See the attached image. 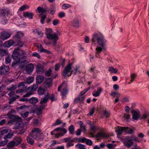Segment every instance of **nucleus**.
I'll use <instances>...</instances> for the list:
<instances>
[{
    "label": "nucleus",
    "instance_id": "f257e3e1",
    "mask_svg": "<svg viewBox=\"0 0 149 149\" xmlns=\"http://www.w3.org/2000/svg\"><path fill=\"white\" fill-rule=\"evenodd\" d=\"M92 45H97L96 48V52L95 56L96 57H99V54L102 50L107 40L104 38L103 35L98 33H95L93 34L92 39Z\"/></svg>",
    "mask_w": 149,
    "mask_h": 149
},
{
    "label": "nucleus",
    "instance_id": "f03ea898",
    "mask_svg": "<svg viewBox=\"0 0 149 149\" xmlns=\"http://www.w3.org/2000/svg\"><path fill=\"white\" fill-rule=\"evenodd\" d=\"M72 65V64L70 63L66 67L62 72V74L64 76H69L71 75V74H75L77 72H79L80 66L79 65H76L74 70L71 72Z\"/></svg>",
    "mask_w": 149,
    "mask_h": 149
},
{
    "label": "nucleus",
    "instance_id": "7ed1b4c3",
    "mask_svg": "<svg viewBox=\"0 0 149 149\" xmlns=\"http://www.w3.org/2000/svg\"><path fill=\"white\" fill-rule=\"evenodd\" d=\"M46 35L47 38L49 40H54L53 43L54 45H55L56 43V41L58 39V35L53 32L52 30L50 29H46Z\"/></svg>",
    "mask_w": 149,
    "mask_h": 149
},
{
    "label": "nucleus",
    "instance_id": "20e7f679",
    "mask_svg": "<svg viewBox=\"0 0 149 149\" xmlns=\"http://www.w3.org/2000/svg\"><path fill=\"white\" fill-rule=\"evenodd\" d=\"M19 52V48H18L15 49L13 51L12 54V57L14 60V62L12 64L13 67L18 64L20 61L21 54Z\"/></svg>",
    "mask_w": 149,
    "mask_h": 149
},
{
    "label": "nucleus",
    "instance_id": "39448f33",
    "mask_svg": "<svg viewBox=\"0 0 149 149\" xmlns=\"http://www.w3.org/2000/svg\"><path fill=\"white\" fill-rule=\"evenodd\" d=\"M63 131L64 134L66 133L67 132V130L66 129L59 127L55 128L52 132H51V134L52 135H54L55 137L56 138L63 136V134L61 132L57 133L56 131Z\"/></svg>",
    "mask_w": 149,
    "mask_h": 149
},
{
    "label": "nucleus",
    "instance_id": "423d86ee",
    "mask_svg": "<svg viewBox=\"0 0 149 149\" xmlns=\"http://www.w3.org/2000/svg\"><path fill=\"white\" fill-rule=\"evenodd\" d=\"M8 12L6 10H1L0 11V18L1 22L3 24H5L8 21Z\"/></svg>",
    "mask_w": 149,
    "mask_h": 149
},
{
    "label": "nucleus",
    "instance_id": "0eeeda50",
    "mask_svg": "<svg viewBox=\"0 0 149 149\" xmlns=\"http://www.w3.org/2000/svg\"><path fill=\"white\" fill-rule=\"evenodd\" d=\"M41 130L38 128L34 127L33 128L31 131V137L34 139L38 138Z\"/></svg>",
    "mask_w": 149,
    "mask_h": 149
},
{
    "label": "nucleus",
    "instance_id": "6e6552de",
    "mask_svg": "<svg viewBox=\"0 0 149 149\" xmlns=\"http://www.w3.org/2000/svg\"><path fill=\"white\" fill-rule=\"evenodd\" d=\"M47 87H45L44 84L42 85L39 88L38 91V94L39 95H49L47 91L46 90Z\"/></svg>",
    "mask_w": 149,
    "mask_h": 149
},
{
    "label": "nucleus",
    "instance_id": "1a4fd4ad",
    "mask_svg": "<svg viewBox=\"0 0 149 149\" xmlns=\"http://www.w3.org/2000/svg\"><path fill=\"white\" fill-rule=\"evenodd\" d=\"M11 35V33L8 31H2L1 33L0 38L3 40H5L9 38Z\"/></svg>",
    "mask_w": 149,
    "mask_h": 149
},
{
    "label": "nucleus",
    "instance_id": "9d476101",
    "mask_svg": "<svg viewBox=\"0 0 149 149\" xmlns=\"http://www.w3.org/2000/svg\"><path fill=\"white\" fill-rule=\"evenodd\" d=\"M65 84L63 83L61 85L58 86V91H60L61 88H63V91L61 93V95L62 96H64L67 93V87H65Z\"/></svg>",
    "mask_w": 149,
    "mask_h": 149
},
{
    "label": "nucleus",
    "instance_id": "9b49d317",
    "mask_svg": "<svg viewBox=\"0 0 149 149\" xmlns=\"http://www.w3.org/2000/svg\"><path fill=\"white\" fill-rule=\"evenodd\" d=\"M9 67L8 66H1L0 68V74H7L9 71Z\"/></svg>",
    "mask_w": 149,
    "mask_h": 149
},
{
    "label": "nucleus",
    "instance_id": "f8f14e48",
    "mask_svg": "<svg viewBox=\"0 0 149 149\" xmlns=\"http://www.w3.org/2000/svg\"><path fill=\"white\" fill-rule=\"evenodd\" d=\"M127 140L130 142H133L132 141L139 142H141V140L135 136H133L128 137L127 139Z\"/></svg>",
    "mask_w": 149,
    "mask_h": 149
},
{
    "label": "nucleus",
    "instance_id": "ddd939ff",
    "mask_svg": "<svg viewBox=\"0 0 149 149\" xmlns=\"http://www.w3.org/2000/svg\"><path fill=\"white\" fill-rule=\"evenodd\" d=\"M132 114V118L135 120H138L140 117V113L139 111H137L135 110L131 111Z\"/></svg>",
    "mask_w": 149,
    "mask_h": 149
},
{
    "label": "nucleus",
    "instance_id": "4468645a",
    "mask_svg": "<svg viewBox=\"0 0 149 149\" xmlns=\"http://www.w3.org/2000/svg\"><path fill=\"white\" fill-rule=\"evenodd\" d=\"M13 135V134H8L7 135L5 136L4 137L3 139H5L4 141H2L0 143V146H3L6 145L7 143L8 142V141L7 140L8 139L10 138Z\"/></svg>",
    "mask_w": 149,
    "mask_h": 149
},
{
    "label": "nucleus",
    "instance_id": "2eb2a0df",
    "mask_svg": "<svg viewBox=\"0 0 149 149\" xmlns=\"http://www.w3.org/2000/svg\"><path fill=\"white\" fill-rule=\"evenodd\" d=\"M15 129H18L20 131L19 134H22L25 131V130L23 128V125L22 123H19L17 125H16L14 127Z\"/></svg>",
    "mask_w": 149,
    "mask_h": 149
},
{
    "label": "nucleus",
    "instance_id": "dca6fc26",
    "mask_svg": "<svg viewBox=\"0 0 149 149\" xmlns=\"http://www.w3.org/2000/svg\"><path fill=\"white\" fill-rule=\"evenodd\" d=\"M79 21L77 17L73 19V20L71 22L72 25L74 27H78L79 26Z\"/></svg>",
    "mask_w": 149,
    "mask_h": 149
},
{
    "label": "nucleus",
    "instance_id": "f3484780",
    "mask_svg": "<svg viewBox=\"0 0 149 149\" xmlns=\"http://www.w3.org/2000/svg\"><path fill=\"white\" fill-rule=\"evenodd\" d=\"M33 64L32 63L29 64L26 66V71L28 74H29L33 71Z\"/></svg>",
    "mask_w": 149,
    "mask_h": 149
},
{
    "label": "nucleus",
    "instance_id": "a211bd4d",
    "mask_svg": "<svg viewBox=\"0 0 149 149\" xmlns=\"http://www.w3.org/2000/svg\"><path fill=\"white\" fill-rule=\"evenodd\" d=\"M102 90L101 88H98L97 91H93L92 92V95L95 97L99 96L102 92Z\"/></svg>",
    "mask_w": 149,
    "mask_h": 149
},
{
    "label": "nucleus",
    "instance_id": "6ab92c4d",
    "mask_svg": "<svg viewBox=\"0 0 149 149\" xmlns=\"http://www.w3.org/2000/svg\"><path fill=\"white\" fill-rule=\"evenodd\" d=\"M37 47L38 48V51L40 52H44L48 54H49L51 52L50 51L42 48L40 44H38Z\"/></svg>",
    "mask_w": 149,
    "mask_h": 149
},
{
    "label": "nucleus",
    "instance_id": "aec40b11",
    "mask_svg": "<svg viewBox=\"0 0 149 149\" xmlns=\"http://www.w3.org/2000/svg\"><path fill=\"white\" fill-rule=\"evenodd\" d=\"M116 131L118 135H120L125 131V127L118 126L116 128Z\"/></svg>",
    "mask_w": 149,
    "mask_h": 149
},
{
    "label": "nucleus",
    "instance_id": "412c9836",
    "mask_svg": "<svg viewBox=\"0 0 149 149\" xmlns=\"http://www.w3.org/2000/svg\"><path fill=\"white\" fill-rule=\"evenodd\" d=\"M14 43L13 40H10L4 42L3 45L6 47H9L13 45Z\"/></svg>",
    "mask_w": 149,
    "mask_h": 149
},
{
    "label": "nucleus",
    "instance_id": "4be33fe9",
    "mask_svg": "<svg viewBox=\"0 0 149 149\" xmlns=\"http://www.w3.org/2000/svg\"><path fill=\"white\" fill-rule=\"evenodd\" d=\"M84 94H80V93H79L78 97L76 98L74 100V102L75 103H77L79 102L80 101H82L84 99V98L83 96H82Z\"/></svg>",
    "mask_w": 149,
    "mask_h": 149
},
{
    "label": "nucleus",
    "instance_id": "5701e85b",
    "mask_svg": "<svg viewBox=\"0 0 149 149\" xmlns=\"http://www.w3.org/2000/svg\"><path fill=\"white\" fill-rule=\"evenodd\" d=\"M52 79L51 78H48L45 81V84H44L45 87H47V88H49L51 87L52 85Z\"/></svg>",
    "mask_w": 149,
    "mask_h": 149
},
{
    "label": "nucleus",
    "instance_id": "b1692460",
    "mask_svg": "<svg viewBox=\"0 0 149 149\" xmlns=\"http://www.w3.org/2000/svg\"><path fill=\"white\" fill-rule=\"evenodd\" d=\"M95 136L97 138H106L108 137V136L102 132H100L97 134Z\"/></svg>",
    "mask_w": 149,
    "mask_h": 149
},
{
    "label": "nucleus",
    "instance_id": "393cba45",
    "mask_svg": "<svg viewBox=\"0 0 149 149\" xmlns=\"http://www.w3.org/2000/svg\"><path fill=\"white\" fill-rule=\"evenodd\" d=\"M49 95H46L45 97L43 98H42L40 101V103L41 105H45V103L47 102L48 100L49 99Z\"/></svg>",
    "mask_w": 149,
    "mask_h": 149
},
{
    "label": "nucleus",
    "instance_id": "a878e982",
    "mask_svg": "<svg viewBox=\"0 0 149 149\" xmlns=\"http://www.w3.org/2000/svg\"><path fill=\"white\" fill-rule=\"evenodd\" d=\"M33 15L32 13L29 12H24L23 13V15L24 17L28 18L29 19H32Z\"/></svg>",
    "mask_w": 149,
    "mask_h": 149
},
{
    "label": "nucleus",
    "instance_id": "bb28decb",
    "mask_svg": "<svg viewBox=\"0 0 149 149\" xmlns=\"http://www.w3.org/2000/svg\"><path fill=\"white\" fill-rule=\"evenodd\" d=\"M44 69L43 66L40 64H38L37 66L36 72L38 74L42 73L44 72Z\"/></svg>",
    "mask_w": 149,
    "mask_h": 149
},
{
    "label": "nucleus",
    "instance_id": "cd10ccee",
    "mask_svg": "<svg viewBox=\"0 0 149 149\" xmlns=\"http://www.w3.org/2000/svg\"><path fill=\"white\" fill-rule=\"evenodd\" d=\"M10 132V130L8 129H6L2 130L0 131V135H4L6 136V135H7L8 134H10L9 133Z\"/></svg>",
    "mask_w": 149,
    "mask_h": 149
},
{
    "label": "nucleus",
    "instance_id": "c85d7f7f",
    "mask_svg": "<svg viewBox=\"0 0 149 149\" xmlns=\"http://www.w3.org/2000/svg\"><path fill=\"white\" fill-rule=\"evenodd\" d=\"M38 86L37 84H33L32 86L29 87L27 88V90H29L32 92L35 91L38 88Z\"/></svg>",
    "mask_w": 149,
    "mask_h": 149
},
{
    "label": "nucleus",
    "instance_id": "c756f323",
    "mask_svg": "<svg viewBox=\"0 0 149 149\" xmlns=\"http://www.w3.org/2000/svg\"><path fill=\"white\" fill-rule=\"evenodd\" d=\"M44 79V76L42 75H38L36 77V81L38 83H42Z\"/></svg>",
    "mask_w": 149,
    "mask_h": 149
},
{
    "label": "nucleus",
    "instance_id": "7c9ffc66",
    "mask_svg": "<svg viewBox=\"0 0 149 149\" xmlns=\"http://www.w3.org/2000/svg\"><path fill=\"white\" fill-rule=\"evenodd\" d=\"M34 79L33 77L29 76L25 79V81L26 83L30 84L33 82Z\"/></svg>",
    "mask_w": 149,
    "mask_h": 149
},
{
    "label": "nucleus",
    "instance_id": "2f4dec72",
    "mask_svg": "<svg viewBox=\"0 0 149 149\" xmlns=\"http://www.w3.org/2000/svg\"><path fill=\"white\" fill-rule=\"evenodd\" d=\"M45 107V105H42L40 106L39 107L37 108L36 112L37 115L40 114L42 113V110Z\"/></svg>",
    "mask_w": 149,
    "mask_h": 149
},
{
    "label": "nucleus",
    "instance_id": "473e14b6",
    "mask_svg": "<svg viewBox=\"0 0 149 149\" xmlns=\"http://www.w3.org/2000/svg\"><path fill=\"white\" fill-rule=\"evenodd\" d=\"M108 70L111 73L116 74L118 71V70L116 68H114L112 66H110L108 68Z\"/></svg>",
    "mask_w": 149,
    "mask_h": 149
},
{
    "label": "nucleus",
    "instance_id": "72a5a7b5",
    "mask_svg": "<svg viewBox=\"0 0 149 149\" xmlns=\"http://www.w3.org/2000/svg\"><path fill=\"white\" fill-rule=\"evenodd\" d=\"M29 102L32 104H35L38 102V99L36 97H32L29 99Z\"/></svg>",
    "mask_w": 149,
    "mask_h": 149
},
{
    "label": "nucleus",
    "instance_id": "f704fd0d",
    "mask_svg": "<svg viewBox=\"0 0 149 149\" xmlns=\"http://www.w3.org/2000/svg\"><path fill=\"white\" fill-rule=\"evenodd\" d=\"M16 145L15 143V142L13 141H10L8 143L7 147L8 148H10L14 147Z\"/></svg>",
    "mask_w": 149,
    "mask_h": 149
},
{
    "label": "nucleus",
    "instance_id": "c9c22d12",
    "mask_svg": "<svg viewBox=\"0 0 149 149\" xmlns=\"http://www.w3.org/2000/svg\"><path fill=\"white\" fill-rule=\"evenodd\" d=\"M23 36V34L22 33L18 31L17 32L16 35L13 36L14 39L16 40L17 38H19L22 37Z\"/></svg>",
    "mask_w": 149,
    "mask_h": 149
},
{
    "label": "nucleus",
    "instance_id": "e433bc0d",
    "mask_svg": "<svg viewBox=\"0 0 149 149\" xmlns=\"http://www.w3.org/2000/svg\"><path fill=\"white\" fill-rule=\"evenodd\" d=\"M22 141V140L20 137H17L15 138L13 141L15 142L16 145L17 146L19 144L21 143Z\"/></svg>",
    "mask_w": 149,
    "mask_h": 149
},
{
    "label": "nucleus",
    "instance_id": "4c0bfd02",
    "mask_svg": "<svg viewBox=\"0 0 149 149\" xmlns=\"http://www.w3.org/2000/svg\"><path fill=\"white\" fill-rule=\"evenodd\" d=\"M74 127L73 125H71L69 127L68 130L70 133L71 134H73L74 133Z\"/></svg>",
    "mask_w": 149,
    "mask_h": 149
},
{
    "label": "nucleus",
    "instance_id": "58836bf2",
    "mask_svg": "<svg viewBox=\"0 0 149 149\" xmlns=\"http://www.w3.org/2000/svg\"><path fill=\"white\" fill-rule=\"evenodd\" d=\"M125 131L128 134H132L133 133L134 130L133 129L128 127H125Z\"/></svg>",
    "mask_w": 149,
    "mask_h": 149
},
{
    "label": "nucleus",
    "instance_id": "ea45409f",
    "mask_svg": "<svg viewBox=\"0 0 149 149\" xmlns=\"http://www.w3.org/2000/svg\"><path fill=\"white\" fill-rule=\"evenodd\" d=\"M26 83L25 81L19 83L17 86V87L19 88H25L26 87V86H25V84Z\"/></svg>",
    "mask_w": 149,
    "mask_h": 149
},
{
    "label": "nucleus",
    "instance_id": "a19ab883",
    "mask_svg": "<svg viewBox=\"0 0 149 149\" xmlns=\"http://www.w3.org/2000/svg\"><path fill=\"white\" fill-rule=\"evenodd\" d=\"M15 45L18 46L19 47H22L24 44V43L20 40H19L15 42Z\"/></svg>",
    "mask_w": 149,
    "mask_h": 149
},
{
    "label": "nucleus",
    "instance_id": "79ce46f5",
    "mask_svg": "<svg viewBox=\"0 0 149 149\" xmlns=\"http://www.w3.org/2000/svg\"><path fill=\"white\" fill-rule=\"evenodd\" d=\"M8 51L7 50L2 49H0V54L1 55H6L8 54Z\"/></svg>",
    "mask_w": 149,
    "mask_h": 149
},
{
    "label": "nucleus",
    "instance_id": "37998d69",
    "mask_svg": "<svg viewBox=\"0 0 149 149\" xmlns=\"http://www.w3.org/2000/svg\"><path fill=\"white\" fill-rule=\"evenodd\" d=\"M7 116L10 119H13V120H14L17 118V116H14L11 113H7Z\"/></svg>",
    "mask_w": 149,
    "mask_h": 149
},
{
    "label": "nucleus",
    "instance_id": "c03bdc74",
    "mask_svg": "<svg viewBox=\"0 0 149 149\" xmlns=\"http://www.w3.org/2000/svg\"><path fill=\"white\" fill-rule=\"evenodd\" d=\"M116 145L111 143H108L107 146L109 149H113L116 146Z\"/></svg>",
    "mask_w": 149,
    "mask_h": 149
},
{
    "label": "nucleus",
    "instance_id": "a18cd8bd",
    "mask_svg": "<svg viewBox=\"0 0 149 149\" xmlns=\"http://www.w3.org/2000/svg\"><path fill=\"white\" fill-rule=\"evenodd\" d=\"M71 7V5L67 3L63 4L62 6V8L63 9H66Z\"/></svg>",
    "mask_w": 149,
    "mask_h": 149
},
{
    "label": "nucleus",
    "instance_id": "49530a36",
    "mask_svg": "<svg viewBox=\"0 0 149 149\" xmlns=\"http://www.w3.org/2000/svg\"><path fill=\"white\" fill-rule=\"evenodd\" d=\"M29 8V6L26 5H24L22 6L19 9L20 11H23Z\"/></svg>",
    "mask_w": 149,
    "mask_h": 149
},
{
    "label": "nucleus",
    "instance_id": "de8ad7c7",
    "mask_svg": "<svg viewBox=\"0 0 149 149\" xmlns=\"http://www.w3.org/2000/svg\"><path fill=\"white\" fill-rule=\"evenodd\" d=\"M37 10L40 13H44L47 11L46 9L40 7H38Z\"/></svg>",
    "mask_w": 149,
    "mask_h": 149
},
{
    "label": "nucleus",
    "instance_id": "09e8293b",
    "mask_svg": "<svg viewBox=\"0 0 149 149\" xmlns=\"http://www.w3.org/2000/svg\"><path fill=\"white\" fill-rule=\"evenodd\" d=\"M26 91L28 92L26 93L25 95H23L24 97H29L33 94V92L31 91H30L29 90H27V89H26Z\"/></svg>",
    "mask_w": 149,
    "mask_h": 149
},
{
    "label": "nucleus",
    "instance_id": "8fccbe9b",
    "mask_svg": "<svg viewBox=\"0 0 149 149\" xmlns=\"http://www.w3.org/2000/svg\"><path fill=\"white\" fill-rule=\"evenodd\" d=\"M52 69L49 68L48 70L46 71L45 73V75L48 77L49 76L52 74V70L53 68L52 67Z\"/></svg>",
    "mask_w": 149,
    "mask_h": 149
},
{
    "label": "nucleus",
    "instance_id": "3c124183",
    "mask_svg": "<svg viewBox=\"0 0 149 149\" xmlns=\"http://www.w3.org/2000/svg\"><path fill=\"white\" fill-rule=\"evenodd\" d=\"M17 87V86L16 85H13L12 86L10 87L7 88V90L9 91H12L15 90Z\"/></svg>",
    "mask_w": 149,
    "mask_h": 149
},
{
    "label": "nucleus",
    "instance_id": "603ef678",
    "mask_svg": "<svg viewBox=\"0 0 149 149\" xmlns=\"http://www.w3.org/2000/svg\"><path fill=\"white\" fill-rule=\"evenodd\" d=\"M26 139H27V142L29 144L32 145L33 144V143H34V141L31 138H30V137H27V138Z\"/></svg>",
    "mask_w": 149,
    "mask_h": 149
},
{
    "label": "nucleus",
    "instance_id": "864d4df0",
    "mask_svg": "<svg viewBox=\"0 0 149 149\" xmlns=\"http://www.w3.org/2000/svg\"><path fill=\"white\" fill-rule=\"evenodd\" d=\"M55 9L56 8L54 6H51L50 8V13L52 14H54L55 11Z\"/></svg>",
    "mask_w": 149,
    "mask_h": 149
},
{
    "label": "nucleus",
    "instance_id": "5fc2aeb1",
    "mask_svg": "<svg viewBox=\"0 0 149 149\" xmlns=\"http://www.w3.org/2000/svg\"><path fill=\"white\" fill-rule=\"evenodd\" d=\"M136 75L135 73L131 74L130 75L131 80L130 82H132L135 79Z\"/></svg>",
    "mask_w": 149,
    "mask_h": 149
},
{
    "label": "nucleus",
    "instance_id": "6e6d98bb",
    "mask_svg": "<svg viewBox=\"0 0 149 149\" xmlns=\"http://www.w3.org/2000/svg\"><path fill=\"white\" fill-rule=\"evenodd\" d=\"M59 20L57 19H55L53 20L52 23L54 25H56L59 24Z\"/></svg>",
    "mask_w": 149,
    "mask_h": 149
},
{
    "label": "nucleus",
    "instance_id": "4d7b16f0",
    "mask_svg": "<svg viewBox=\"0 0 149 149\" xmlns=\"http://www.w3.org/2000/svg\"><path fill=\"white\" fill-rule=\"evenodd\" d=\"M87 139L85 137L80 138L78 139V141L79 142L84 143L86 142Z\"/></svg>",
    "mask_w": 149,
    "mask_h": 149
},
{
    "label": "nucleus",
    "instance_id": "13d9d810",
    "mask_svg": "<svg viewBox=\"0 0 149 149\" xmlns=\"http://www.w3.org/2000/svg\"><path fill=\"white\" fill-rule=\"evenodd\" d=\"M19 101L23 102H27L29 101V100L25 97H24L23 95V97L20 99Z\"/></svg>",
    "mask_w": 149,
    "mask_h": 149
},
{
    "label": "nucleus",
    "instance_id": "bf43d9fd",
    "mask_svg": "<svg viewBox=\"0 0 149 149\" xmlns=\"http://www.w3.org/2000/svg\"><path fill=\"white\" fill-rule=\"evenodd\" d=\"M123 117L127 121L130 119V115L128 114H125Z\"/></svg>",
    "mask_w": 149,
    "mask_h": 149
},
{
    "label": "nucleus",
    "instance_id": "052dcab7",
    "mask_svg": "<svg viewBox=\"0 0 149 149\" xmlns=\"http://www.w3.org/2000/svg\"><path fill=\"white\" fill-rule=\"evenodd\" d=\"M36 32L38 34V35L40 37H42L43 36V33L42 31L36 29Z\"/></svg>",
    "mask_w": 149,
    "mask_h": 149
},
{
    "label": "nucleus",
    "instance_id": "680f3d73",
    "mask_svg": "<svg viewBox=\"0 0 149 149\" xmlns=\"http://www.w3.org/2000/svg\"><path fill=\"white\" fill-rule=\"evenodd\" d=\"M6 63V64L9 63L11 61V58L10 56H8L5 59Z\"/></svg>",
    "mask_w": 149,
    "mask_h": 149
},
{
    "label": "nucleus",
    "instance_id": "e2e57ef3",
    "mask_svg": "<svg viewBox=\"0 0 149 149\" xmlns=\"http://www.w3.org/2000/svg\"><path fill=\"white\" fill-rule=\"evenodd\" d=\"M58 16L61 18L64 17L65 16V13L63 12H59L58 14Z\"/></svg>",
    "mask_w": 149,
    "mask_h": 149
},
{
    "label": "nucleus",
    "instance_id": "0e129e2a",
    "mask_svg": "<svg viewBox=\"0 0 149 149\" xmlns=\"http://www.w3.org/2000/svg\"><path fill=\"white\" fill-rule=\"evenodd\" d=\"M86 143L88 145L91 146L92 145L93 142L92 141L89 139H87L86 141Z\"/></svg>",
    "mask_w": 149,
    "mask_h": 149
},
{
    "label": "nucleus",
    "instance_id": "69168bd1",
    "mask_svg": "<svg viewBox=\"0 0 149 149\" xmlns=\"http://www.w3.org/2000/svg\"><path fill=\"white\" fill-rule=\"evenodd\" d=\"M32 56L37 57L38 58H39L40 57V56L39 54L36 52H34L32 54Z\"/></svg>",
    "mask_w": 149,
    "mask_h": 149
},
{
    "label": "nucleus",
    "instance_id": "338daca9",
    "mask_svg": "<svg viewBox=\"0 0 149 149\" xmlns=\"http://www.w3.org/2000/svg\"><path fill=\"white\" fill-rule=\"evenodd\" d=\"M46 18V16L45 15L42 16L40 19V22L42 24H43L45 23V20Z\"/></svg>",
    "mask_w": 149,
    "mask_h": 149
},
{
    "label": "nucleus",
    "instance_id": "774afa93",
    "mask_svg": "<svg viewBox=\"0 0 149 149\" xmlns=\"http://www.w3.org/2000/svg\"><path fill=\"white\" fill-rule=\"evenodd\" d=\"M103 114L107 118H108L110 115V113L107 111H104L103 112Z\"/></svg>",
    "mask_w": 149,
    "mask_h": 149
}]
</instances>
